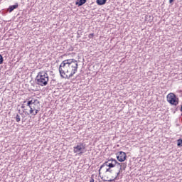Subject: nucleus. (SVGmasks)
Instances as JSON below:
<instances>
[{
	"mask_svg": "<svg viewBox=\"0 0 182 182\" xmlns=\"http://www.w3.org/2000/svg\"><path fill=\"white\" fill-rule=\"evenodd\" d=\"M93 36H95V33H92L89 34L88 38L90 39H93Z\"/></svg>",
	"mask_w": 182,
	"mask_h": 182,
	"instance_id": "17",
	"label": "nucleus"
},
{
	"mask_svg": "<svg viewBox=\"0 0 182 182\" xmlns=\"http://www.w3.org/2000/svg\"><path fill=\"white\" fill-rule=\"evenodd\" d=\"M49 82V75L45 71H41L36 77V83L39 86H46Z\"/></svg>",
	"mask_w": 182,
	"mask_h": 182,
	"instance_id": "3",
	"label": "nucleus"
},
{
	"mask_svg": "<svg viewBox=\"0 0 182 182\" xmlns=\"http://www.w3.org/2000/svg\"><path fill=\"white\" fill-rule=\"evenodd\" d=\"M16 119V122H17V123H19V122H21V115L19 114H16V116L15 117Z\"/></svg>",
	"mask_w": 182,
	"mask_h": 182,
	"instance_id": "13",
	"label": "nucleus"
},
{
	"mask_svg": "<svg viewBox=\"0 0 182 182\" xmlns=\"http://www.w3.org/2000/svg\"><path fill=\"white\" fill-rule=\"evenodd\" d=\"M177 146H178V147H180L181 146H182V139H178Z\"/></svg>",
	"mask_w": 182,
	"mask_h": 182,
	"instance_id": "15",
	"label": "nucleus"
},
{
	"mask_svg": "<svg viewBox=\"0 0 182 182\" xmlns=\"http://www.w3.org/2000/svg\"><path fill=\"white\" fill-rule=\"evenodd\" d=\"M59 72L60 77H63V79H70V77H73L74 75L72 71L70 72V68L65 60L60 65Z\"/></svg>",
	"mask_w": 182,
	"mask_h": 182,
	"instance_id": "1",
	"label": "nucleus"
},
{
	"mask_svg": "<svg viewBox=\"0 0 182 182\" xmlns=\"http://www.w3.org/2000/svg\"><path fill=\"white\" fill-rule=\"evenodd\" d=\"M181 116H182V113H181Z\"/></svg>",
	"mask_w": 182,
	"mask_h": 182,
	"instance_id": "25",
	"label": "nucleus"
},
{
	"mask_svg": "<svg viewBox=\"0 0 182 182\" xmlns=\"http://www.w3.org/2000/svg\"><path fill=\"white\" fill-rule=\"evenodd\" d=\"M34 111H35V113L33 114V115L35 116L38 114V113L39 112V109H34Z\"/></svg>",
	"mask_w": 182,
	"mask_h": 182,
	"instance_id": "18",
	"label": "nucleus"
},
{
	"mask_svg": "<svg viewBox=\"0 0 182 182\" xmlns=\"http://www.w3.org/2000/svg\"><path fill=\"white\" fill-rule=\"evenodd\" d=\"M86 2H87V0H77L75 2V5H77L78 6H82V5H85Z\"/></svg>",
	"mask_w": 182,
	"mask_h": 182,
	"instance_id": "10",
	"label": "nucleus"
},
{
	"mask_svg": "<svg viewBox=\"0 0 182 182\" xmlns=\"http://www.w3.org/2000/svg\"><path fill=\"white\" fill-rule=\"evenodd\" d=\"M180 111L182 112V105H181Z\"/></svg>",
	"mask_w": 182,
	"mask_h": 182,
	"instance_id": "22",
	"label": "nucleus"
},
{
	"mask_svg": "<svg viewBox=\"0 0 182 182\" xmlns=\"http://www.w3.org/2000/svg\"><path fill=\"white\" fill-rule=\"evenodd\" d=\"M106 168H107V166H105V167L101 168V170H102L103 171H105V170H106Z\"/></svg>",
	"mask_w": 182,
	"mask_h": 182,
	"instance_id": "20",
	"label": "nucleus"
},
{
	"mask_svg": "<svg viewBox=\"0 0 182 182\" xmlns=\"http://www.w3.org/2000/svg\"><path fill=\"white\" fill-rule=\"evenodd\" d=\"M18 3H16L14 5L10 6L9 7V9H9V12H13V11L14 9H16V8H18Z\"/></svg>",
	"mask_w": 182,
	"mask_h": 182,
	"instance_id": "11",
	"label": "nucleus"
},
{
	"mask_svg": "<svg viewBox=\"0 0 182 182\" xmlns=\"http://www.w3.org/2000/svg\"><path fill=\"white\" fill-rule=\"evenodd\" d=\"M82 150H85V144L82 143H80L74 147V153H79V151H82Z\"/></svg>",
	"mask_w": 182,
	"mask_h": 182,
	"instance_id": "9",
	"label": "nucleus"
},
{
	"mask_svg": "<svg viewBox=\"0 0 182 182\" xmlns=\"http://www.w3.org/2000/svg\"><path fill=\"white\" fill-rule=\"evenodd\" d=\"M90 182H95V179L93 178V176H92Z\"/></svg>",
	"mask_w": 182,
	"mask_h": 182,
	"instance_id": "19",
	"label": "nucleus"
},
{
	"mask_svg": "<svg viewBox=\"0 0 182 182\" xmlns=\"http://www.w3.org/2000/svg\"><path fill=\"white\" fill-rule=\"evenodd\" d=\"M126 167H127V163H119L117 165V171L114 172V176H112L113 179L106 180V181H114V180H117L119 176H120V173L123 171V170H126Z\"/></svg>",
	"mask_w": 182,
	"mask_h": 182,
	"instance_id": "4",
	"label": "nucleus"
},
{
	"mask_svg": "<svg viewBox=\"0 0 182 182\" xmlns=\"http://www.w3.org/2000/svg\"><path fill=\"white\" fill-rule=\"evenodd\" d=\"M27 106L30 107V114H32L36 109H39V106H41V103L38 100H31L28 101Z\"/></svg>",
	"mask_w": 182,
	"mask_h": 182,
	"instance_id": "5",
	"label": "nucleus"
},
{
	"mask_svg": "<svg viewBox=\"0 0 182 182\" xmlns=\"http://www.w3.org/2000/svg\"><path fill=\"white\" fill-rule=\"evenodd\" d=\"M21 107H23V108L24 107H23V106H22Z\"/></svg>",
	"mask_w": 182,
	"mask_h": 182,
	"instance_id": "24",
	"label": "nucleus"
},
{
	"mask_svg": "<svg viewBox=\"0 0 182 182\" xmlns=\"http://www.w3.org/2000/svg\"><path fill=\"white\" fill-rule=\"evenodd\" d=\"M178 1H180V0H178Z\"/></svg>",
	"mask_w": 182,
	"mask_h": 182,
	"instance_id": "26",
	"label": "nucleus"
},
{
	"mask_svg": "<svg viewBox=\"0 0 182 182\" xmlns=\"http://www.w3.org/2000/svg\"><path fill=\"white\" fill-rule=\"evenodd\" d=\"M66 63L68 65V67L72 68L71 72H73V74L75 75L76 72H77V68L79 65L77 64V60L75 59H68L65 60Z\"/></svg>",
	"mask_w": 182,
	"mask_h": 182,
	"instance_id": "6",
	"label": "nucleus"
},
{
	"mask_svg": "<svg viewBox=\"0 0 182 182\" xmlns=\"http://www.w3.org/2000/svg\"><path fill=\"white\" fill-rule=\"evenodd\" d=\"M116 156L117 160H118V161H120V163H123V161H124L126 159H127V155H126V153L122 151L117 153Z\"/></svg>",
	"mask_w": 182,
	"mask_h": 182,
	"instance_id": "8",
	"label": "nucleus"
},
{
	"mask_svg": "<svg viewBox=\"0 0 182 182\" xmlns=\"http://www.w3.org/2000/svg\"><path fill=\"white\" fill-rule=\"evenodd\" d=\"M96 2L97 5L102 6L105 5L107 2V0H97Z\"/></svg>",
	"mask_w": 182,
	"mask_h": 182,
	"instance_id": "12",
	"label": "nucleus"
},
{
	"mask_svg": "<svg viewBox=\"0 0 182 182\" xmlns=\"http://www.w3.org/2000/svg\"><path fill=\"white\" fill-rule=\"evenodd\" d=\"M117 164H119V162H117V160L111 158L108 159L107 161H105L100 168L99 169V174L100 175V170L102 168H105V167H108V168L104 169L105 171V173H113V169L114 167L117 168Z\"/></svg>",
	"mask_w": 182,
	"mask_h": 182,
	"instance_id": "2",
	"label": "nucleus"
},
{
	"mask_svg": "<svg viewBox=\"0 0 182 182\" xmlns=\"http://www.w3.org/2000/svg\"><path fill=\"white\" fill-rule=\"evenodd\" d=\"M79 154H83V152H82V151H80V152L79 153Z\"/></svg>",
	"mask_w": 182,
	"mask_h": 182,
	"instance_id": "23",
	"label": "nucleus"
},
{
	"mask_svg": "<svg viewBox=\"0 0 182 182\" xmlns=\"http://www.w3.org/2000/svg\"><path fill=\"white\" fill-rule=\"evenodd\" d=\"M20 116H21L22 119H21V122L23 123L26 119H25V114L24 113H20Z\"/></svg>",
	"mask_w": 182,
	"mask_h": 182,
	"instance_id": "14",
	"label": "nucleus"
},
{
	"mask_svg": "<svg viewBox=\"0 0 182 182\" xmlns=\"http://www.w3.org/2000/svg\"><path fill=\"white\" fill-rule=\"evenodd\" d=\"M174 2V0H169V4H173Z\"/></svg>",
	"mask_w": 182,
	"mask_h": 182,
	"instance_id": "21",
	"label": "nucleus"
},
{
	"mask_svg": "<svg viewBox=\"0 0 182 182\" xmlns=\"http://www.w3.org/2000/svg\"><path fill=\"white\" fill-rule=\"evenodd\" d=\"M166 99L167 102L172 106H177V105H178V98L173 92L169 93L167 95Z\"/></svg>",
	"mask_w": 182,
	"mask_h": 182,
	"instance_id": "7",
	"label": "nucleus"
},
{
	"mask_svg": "<svg viewBox=\"0 0 182 182\" xmlns=\"http://www.w3.org/2000/svg\"><path fill=\"white\" fill-rule=\"evenodd\" d=\"M4 63V57L0 54V65Z\"/></svg>",
	"mask_w": 182,
	"mask_h": 182,
	"instance_id": "16",
	"label": "nucleus"
}]
</instances>
